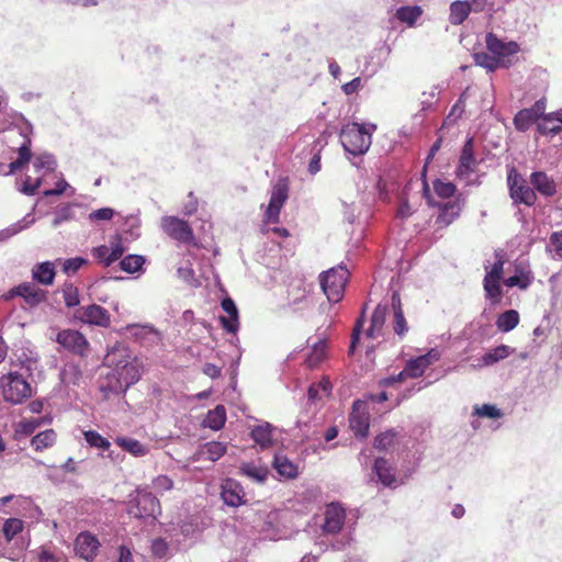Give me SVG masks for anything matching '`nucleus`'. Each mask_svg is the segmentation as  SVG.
Instances as JSON below:
<instances>
[{
	"mask_svg": "<svg viewBox=\"0 0 562 562\" xmlns=\"http://www.w3.org/2000/svg\"><path fill=\"white\" fill-rule=\"evenodd\" d=\"M32 124L15 111L2 110V144L18 153V158L9 164L8 175L23 169L31 160Z\"/></svg>",
	"mask_w": 562,
	"mask_h": 562,
	"instance_id": "nucleus-1",
	"label": "nucleus"
},
{
	"mask_svg": "<svg viewBox=\"0 0 562 562\" xmlns=\"http://www.w3.org/2000/svg\"><path fill=\"white\" fill-rule=\"evenodd\" d=\"M104 364L111 368L101 385L103 392L111 394H124L131 385L140 378V371L135 359H131L128 349L124 344L116 342L108 350Z\"/></svg>",
	"mask_w": 562,
	"mask_h": 562,
	"instance_id": "nucleus-2",
	"label": "nucleus"
},
{
	"mask_svg": "<svg viewBox=\"0 0 562 562\" xmlns=\"http://www.w3.org/2000/svg\"><path fill=\"white\" fill-rule=\"evenodd\" d=\"M16 361L19 363L13 364L14 369H11L5 376L7 382L2 381V398L12 404L21 403L31 396L32 387L27 376L37 369L38 356L34 350H22L21 355L16 356Z\"/></svg>",
	"mask_w": 562,
	"mask_h": 562,
	"instance_id": "nucleus-3",
	"label": "nucleus"
},
{
	"mask_svg": "<svg viewBox=\"0 0 562 562\" xmlns=\"http://www.w3.org/2000/svg\"><path fill=\"white\" fill-rule=\"evenodd\" d=\"M375 130L376 125L372 123H349L345 125L340 131V143L347 153L353 156L363 155L369 150L371 146L372 133Z\"/></svg>",
	"mask_w": 562,
	"mask_h": 562,
	"instance_id": "nucleus-4",
	"label": "nucleus"
},
{
	"mask_svg": "<svg viewBox=\"0 0 562 562\" xmlns=\"http://www.w3.org/2000/svg\"><path fill=\"white\" fill-rule=\"evenodd\" d=\"M127 512L131 516L154 522L161 514L159 499L149 491L148 484L140 485L131 495Z\"/></svg>",
	"mask_w": 562,
	"mask_h": 562,
	"instance_id": "nucleus-5",
	"label": "nucleus"
},
{
	"mask_svg": "<svg viewBox=\"0 0 562 562\" xmlns=\"http://www.w3.org/2000/svg\"><path fill=\"white\" fill-rule=\"evenodd\" d=\"M24 521L20 518H8L2 524V536L5 543L2 542V557L15 561L19 560L26 550L29 542L22 536Z\"/></svg>",
	"mask_w": 562,
	"mask_h": 562,
	"instance_id": "nucleus-6",
	"label": "nucleus"
},
{
	"mask_svg": "<svg viewBox=\"0 0 562 562\" xmlns=\"http://www.w3.org/2000/svg\"><path fill=\"white\" fill-rule=\"evenodd\" d=\"M348 277L349 271L341 265L321 274V286L329 302L337 303L342 299Z\"/></svg>",
	"mask_w": 562,
	"mask_h": 562,
	"instance_id": "nucleus-7",
	"label": "nucleus"
},
{
	"mask_svg": "<svg viewBox=\"0 0 562 562\" xmlns=\"http://www.w3.org/2000/svg\"><path fill=\"white\" fill-rule=\"evenodd\" d=\"M507 184L509 190V196L514 204H525L532 206L537 201V195L532 188L527 183L525 178L517 172L515 168H512L507 175Z\"/></svg>",
	"mask_w": 562,
	"mask_h": 562,
	"instance_id": "nucleus-8",
	"label": "nucleus"
},
{
	"mask_svg": "<svg viewBox=\"0 0 562 562\" xmlns=\"http://www.w3.org/2000/svg\"><path fill=\"white\" fill-rule=\"evenodd\" d=\"M160 227L170 238L181 244L195 245L193 231L187 221L167 215L161 217Z\"/></svg>",
	"mask_w": 562,
	"mask_h": 562,
	"instance_id": "nucleus-9",
	"label": "nucleus"
},
{
	"mask_svg": "<svg viewBox=\"0 0 562 562\" xmlns=\"http://www.w3.org/2000/svg\"><path fill=\"white\" fill-rule=\"evenodd\" d=\"M55 341L65 350L80 357H86L89 352V341L76 329L59 330Z\"/></svg>",
	"mask_w": 562,
	"mask_h": 562,
	"instance_id": "nucleus-10",
	"label": "nucleus"
},
{
	"mask_svg": "<svg viewBox=\"0 0 562 562\" xmlns=\"http://www.w3.org/2000/svg\"><path fill=\"white\" fill-rule=\"evenodd\" d=\"M423 192L429 205H436L439 207V214L436 218V223L439 227L449 226L460 215L461 204L458 201L434 203L428 183L426 181H424Z\"/></svg>",
	"mask_w": 562,
	"mask_h": 562,
	"instance_id": "nucleus-11",
	"label": "nucleus"
},
{
	"mask_svg": "<svg viewBox=\"0 0 562 562\" xmlns=\"http://www.w3.org/2000/svg\"><path fill=\"white\" fill-rule=\"evenodd\" d=\"M289 198V187L285 181L277 182L271 191L269 204L265 212V221L270 223H278L281 209Z\"/></svg>",
	"mask_w": 562,
	"mask_h": 562,
	"instance_id": "nucleus-12",
	"label": "nucleus"
},
{
	"mask_svg": "<svg viewBox=\"0 0 562 562\" xmlns=\"http://www.w3.org/2000/svg\"><path fill=\"white\" fill-rule=\"evenodd\" d=\"M477 161L474 156V140L473 137H469L461 150L459 165L456 171L457 177L465 180L467 183H470V176L475 171Z\"/></svg>",
	"mask_w": 562,
	"mask_h": 562,
	"instance_id": "nucleus-13",
	"label": "nucleus"
},
{
	"mask_svg": "<svg viewBox=\"0 0 562 562\" xmlns=\"http://www.w3.org/2000/svg\"><path fill=\"white\" fill-rule=\"evenodd\" d=\"M346 518L345 509L337 503L326 506L322 529L324 535H337L341 531Z\"/></svg>",
	"mask_w": 562,
	"mask_h": 562,
	"instance_id": "nucleus-14",
	"label": "nucleus"
},
{
	"mask_svg": "<svg viewBox=\"0 0 562 562\" xmlns=\"http://www.w3.org/2000/svg\"><path fill=\"white\" fill-rule=\"evenodd\" d=\"M75 316L83 323L100 327H108L111 322L109 312L104 307L97 304H91L78 308L75 313Z\"/></svg>",
	"mask_w": 562,
	"mask_h": 562,
	"instance_id": "nucleus-15",
	"label": "nucleus"
},
{
	"mask_svg": "<svg viewBox=\"0 0 562 562\" xmlns=\"http://www.w3.org/2000/svg\"><path fill=\"white\" fill-rule=\"evenodd\" d=\"M486 9L484 5L476 8L472 0H456L449 5V22L452 25L462 24L471 12L480 13Z\"/></svg>",
	"mask_w": 562,
	"mask_h": 562,
	"instance_id": "nucleus-16",
	"label": "nucleus"
},
{
	"mask_svg": "<svg viewBox=\"0 0 562 562\" xmlns=\"http://www.w3.org/2000/svg\"><path fill=\"white\" fill-rule=\"evenodd\" d=\"M100 542L91 532H80L75 541V551L77 555L91 562L98 554Z\"/></svg>",
	"mask_w": 562,
	"mask_h": 562,
	"instance_id": "nucleus-17",
	"label": "nucleus"
},
{
	"mask_svg": "<svg viewBox=\"0 0 562 562\" xmlns=\"http://www.w3.org/2000/svg\"><path fill=\"white\" fill-rule=\"evenodd\" d=\"M221 497L224 504L231 507H238L245 503L244 488L233 479H227L222 484Z\"/></svg>",
	"mask_w": 562,
	"mask_h": 562,
	"instance_id": "nucleus-18",
	"label": "nucleus"
},
{
	"mask_svg": "<svg viewBox=\"0 0 562 562\" xmlns=\"http://www.w3.org/2000/svg\"><path fill=\"white\" fill-rule=\"evenodd\" d=\"M486 48L496 58L512 56L518 53L519 46L516 42H504L494 33H487L485 37Z\"/></svg>",
	"mask_w": 562,
	"mask_h": 562,
	"instance_id": "nucleus-19",
	"label": "nucleus"
},
{
	"mask_svg": "<svg viewBox=\"0 0 562 562\" xmlns=\"http://www.w3.org/2000/svg\"><path fill=\"white\" fill-rule=\"evenodd\" d=\"M221 306L227 314L226 316H220V322L223 328L227 333L236 334L239 328V315L234 300L229 296H226L222 300Z\"/></svg>",
	"mask_w": 562,
	"mask_h": 562,
	"instance_id": "nucleus-20",
	"label": "nucleus"
},
{
	"mask_svg": "<svg viewBox=\"0 0 562 562\" xmlns=\"http://www.w3.org/2000/svg\"><path fill=\"white\" fill-rule=\"evenodd\" d=\"M226 451L227 446L224 442L209 441L199 447V449L194 452L192 460H209L215 462L220 458H222L226 453Z\"/></svg>",
	"mask_w": 562,
	"mask_h": 562,
	"instance_id": "nucleus-21",
	"label": "nucleus"
},
{
	"mask_svg": "<svg viewBox=\"0 0 562 562\" xmlns=\"http://www.w3.org/2000/svg\"><path fill=\"white\" fill-rule=\"evenodd\" d=\"M363 405L361 401H355L352 404V412L349 417L351 430L357 437L366 438L369 431V417L359 413L360 407Z\"/></svg>",
	"mask_w": 562,
	"mask_h": 562,
	"instance_id": "nucleus-22",
	"label": "nucleus"
},
{
	"mask_svg": "<svg viewBox=\"0 0 562 562\" xmlns=\"http://www.w3.org/2000/svg\"><path fill=\"white\" fill-rule=\"evenodd\" d=\"M391 305L387 304H379L371 316V323L369 328L367 329V336L369 338H378L383 336L384 325L386 321V315L390 313Z\"/></svg>",
	"mask_w": 562,
	"mask_h": 562,
	"instance_id": "nucleus-23",
	"label": "nucleus"
},
{
	"mask_svg": "<svg viewBox=\"0 0 562 562\" xmlns=\"http://www.w3.org/2000/svg\"><path fill=\"white\" fill-rule=\"evenodd\" d=\"M391 310L393 312V330L398 337L402 338L408 331V325L405 319L402 310L401 297L397 292H394L391 296Z\"/></svg>",
	"mask_w": 562,
	"mask_h": 562,
	"instance_id": "nucleus-24",
	"label": "nucleus"
},
{
	"mask_svg": "<svg viewBox=\"0 0 562 562\" xmlns=\"http://www.w3.org/2000/svg\"><path fill=\"white\" fill-rule=\"evenodd\" d=\"M530 184L544 196H552L557 193L554 180L543 171H533L530 175Z\"/></svg>",
	"mask_w": 562,
	"mask_h": 562,
	"instance_id": "nucleus-25",
	"label": "nucleus"
},
{
	"mask_svg": "<svg viewBox=\"0 0 562 562\" xmlns=\"http://www.w3.org/2000/svg\"><path fill=\"white\" fill-rule=\"evenodd\" d=\"M373 473L376 476V481L384 486L391 487L396 482L394 468L384 458L375 459Z\"/></svg>",
	"mask_w": 562,
	"mask_h": 562,
	"instance_id": "nucleus-26",
	"label": "nucleus"
},
{
	"mask_svg": "<svg viewBox=\"0 0 562 562\" xmlns=\"http://www.w3.org/2000/svg\"><path fill=\"white\" fill-rule=\"evenodd\" d=\"M537 128L543 135H557L562 131V110L548 113L538 122Z\"/></svg>",
	"mask_w": 562,
	"mask_h": 562,
	"instance_id": "nucleus-27",
	"label": "nucleus"
},
{
	"mask_svg": "<svg viewBox=\"0 0 562 562\" xmlns=\"http://www.w3.org/2000/svg\"><path fill=\"white\" fill-rule=\"evenodd\" d=\"M56 276L55 265L50 261L36 263L32 269V278L40 284L52 285Z\"/></svg>",
	"mask_w": 562,
	"mask_h": 562,
	"instance_id": "nucleus-28",
	"label": "nucleus"
},
{
	"mask_svg": "<svg viewBox=\"0 0 562 562\" xmlns=\"http://www.w3.org/2000/svg\"><path fill=\"white\" fill-rule=\"evenodd\" d=\"M239 473L257 483H265L269 475L266 465L256 462H245L239 467Z\"/></svg>",
	"mask_w": 562,
	"mask_h": 562,
	"instance_id": "nucleus-29",
	"label": "nucleus"
},
{
	"mask_svg": "<svg viewBox=\"0 0 562 562\" xmlns=\"http://www.w3.org/2000/svg\"><path fill=\"white\" fill-rule=\"evenodd\" d=\"M16 294L22 296L31 306H35L46 300V292L32 283L20 284L16 288Z\"/></svg>",
	"mask_w": 562,
	"mask_h": 562,
	"instance_id": "nucleus-30",
	"label": "nucleus"
},
{
	"mask_svg": "<svg viewBox=\"0 0 562 562\" xmlns=\"http://www.w3.org/2000/svg\"><path fill=\"white\" fill-rule=\"evenodd\" d=\"M226 422V409L223 405H217L215 408L209 411L205 416L202 425L205 428H210L212 430H220L224 427Z\"/></svg>",
	"mask_w": 562,
	"mask_h": 562,
	"instance_id": "nucleus-31",
	"label": "nucleus"
},
{
	"mask_svg": "<svg viewBox=\"0 0 562 562\" xmlns=\"http://www.w3.org/2000/svg\"><path fill=\"white\" fill-rule=\"evenodd\" d=\"M273 468L285 479H294L297 476V465L294 464L286 456L276 454L273 458Z\"/></svg>",
	"mask_w": 562,
	"mask_h": 562,
	"instance_id": "nucleus-32",
	"label": "nucleus"
},
{
	"mask_svg": "<svg viewBox=\"0 0 562 562\" xmlns=\"http://www.w3.org/2000/svg\"><path fill=\"white\" fill-rule=\"evenodd\" d=\"M250 436L252 440L261 447V449L269 448L272 445V426L269 423H263L255 426L251 429Z\"/></svg>",
	"mask_w": 562,
	"mask_h": 562,
	"instance_id": "nucleus-33",
	"label": "nucleus"
},
{
	"mask_svg": "<svg viewBox=\"0 0 562 562\" xmlns=\"http://www.w3.org/2000/svg\"><path fill=\"white\" fill-rule=\"evenodd\" d=\"M514 351L515 349L507 345H499L483 355L481 359L482 364L486 367L493 366L509 357Z\"/></svg>",
	"mask_w": 562,
	"mask_h": 562,
	"instance_id": "nucleus-34",
	"label": "nucleus"
},
{
	"mask_svg": "<svg viewBox=\"0 0 562 562\" xmlns=\"http://www.w3.org/2000/svg\"><path fill=\"white\" fill-rule=\"evenodd\" d=\"M422 14L423 9L419 5H403L396 10L395 16L402 23L413 26Z\"/></svg>",
	"mask_w": 562,
	"mask_h": 562,
	"instance_id": "nucleus-35",
	"label": "nucleus"
},
{
	"mask_svg": "<svg viewBox=\"0 0 562 562\" xmlns=\"http://www.w3.org/2000/svg\"><path fill=\"white\" fill-rule=\"evenodd\" d=\"M502 280L495 279H483V288L485 292V299L490 301L492 305H497L502 301L503 290L501 285Z\"/></svg>",
	"mask_w": 562,
	"mask_h": 562,
	"instance_id": "nucleus-36",
	"label": "nucleus"
},
{
	"mask_svg": "<svg viewBox=\"0 0 562 562\" xmlns=\"http://www.w3.org/2000/svg\"><path fill=\"white\" fill-rule=\"evenodd\" d=\"M519 323V314L516 310H507L502 313L497 321L496 326L499 331L508 333L513 330Z\"/></svg>",
	"mask_w": 562,
	"mask_h": 562,
	"instance_id": "nucleus-37",
	"label": "nucleus"
},
{
	"mask_svg": "<svg viewBox=\"0 0 562 562\" xmlns=\"http://www.w3.org/2000/svg\"><path fill=\"white\" fill-rule=\"evenodd\" d=\"M42 425L41 418H31L19 422L14 428V438L20 440L31 436Z\"/></svg>",
	"mask_w": 562,
	"mask_h": 562,
	"instance_id": "nucleus-38",
	"label": "nucleus"
},
{
	"mask_svg": "<svg viewBox=\"0 0 562 562\" xmlns=\"http://www.w3.org/2000/svg\"><path fill=\"white\" fill-rule=\"evenodd\" d=\"M59 375H60V380L64 384L76 385L79 383L82 373H81L80 368L77 364H75L72 362H68L63 367Z\"/></svg>",
	"mask_w": 562,
	"mask_h": 562,
	"instance_id": "nucleus-39",
	"label": "nucleus"
},
{
	"mask_svg": "<svg viewBox=\"0 0 562 562\" xmlns=\"http://www.w3.org/2000/svg\"><path fill=\"white\" fill-rule=\"evenodd\" d=\"M55 440V431L53 429H47L34 436L31 440V445L36 451H42L43 449L52 447Z\"/></svg>",
	"mask_w": 562,
	"mask_h": 562,
	"instance_id": "nucleus-40",
	"label": "nucleus"
},
{
	"mask_svg": "<svg viewBox=\"0 0 562 562\" xmlns=\"http://www.w3.org/2000/svg\"><path fill=\"white\" fill-rule=\"evenodd\" d=\"M35 222V217L32 213L26 214L21 221L8 226L2 229V240L7 238H11L14 235L19 234L23 229L30 227Z\"/></svg>",
	"mask_w": 562,
	"mask_h": 562,
	"instance_id": "nucleus-41",
	"label": "nucleus"
},
{
	"mask_svg": "<svg viewBox=\"0 0 562 562\" xmlns=\"http://www.w3.org/2000/svg\"><path fill=\"white\" fill-rule=\"evenodd\" d=\"M538 119L532 114L531 110L522 109L514 117V125L517 131L526 132L536 123Z\"/></svg>",
	"mask_w": 562,
	"mask_h": 562,
	"instance_id": "nucleus-42",
	"label": "nucleus"
},
{
	"mask_svg": "<svg viewBox=\"0 0 562 562\" xmlns=\"http://www.w3.org/2000/svg\"><path fill=\"white\" fill-rule=\"evenodd\" d=\"M144 263V256L127 255L120 261V268L127 273H135L143 270Z\"/></svg>",
	"mask_w": 562,
	"mask_h": 562,
	"instance_id": "nucleus-43",
	"label": "nucleus"
},
{
	"mask_svg": "<svg viewBox=\"0 0 562 562\" xmlns=\"http://www.w3.org/2000/svg\"><path fill=\"white\" fill-rule=\"evenodd\" d=\"M428 367L426 358L419 356L407 361L405 373H408L409 378L416 379L422 376Z\"/></svg>",
	"mask_w": 562,
	"mask_h": 562,
	"instance_id": "nucleus-44",
	"label": "nucleus"
},
{
	"mask_svg": "<svg viewBox=\"0 0 562 562\" xmlns=\"http://www.w3.org/2000/svg\"><path fill=\"white\" fill-rule=\"evenodd\" d=\"M116 442L123 450L135 457H142L147 452L146 447L136 439L120 437Z\"/></svg>",
	"mask_w": 562,
	"mask_h": 562,
	"instance_id": "nucleus-45",
	"label": "nucleus"
},
{
	"mask_svg": "<svg viewBox=\"0 0 562 562\" xmlns=\"http://www.w3.org/2000/svg\"><path fill=\"white\" fill-rule=\"evenodd\" d=\"M148 486L149 491H155L157 494L164 495L166 492L173 490L175 483L170 476L160 474L154 477Z\"/></svg>",
	"mask_w": 562,
	"mask_h": 562,
	"instance_id": "nucleus-46",
	"label": "nucleus"
},
{
	"mask_svg": "<svg viewBox=\"0 0 562 562\" xmlns=\"http://www.w3.org/2000/svg\"><path fill=\"white\" fill-rule=\"evenodd\" d=\"M33 167L36 171L42 169L54 171L57 167V160L53 154L42 153L35 157Z\"/></svg>",
	"mask_w": 562,
	"mask_h": 562,
	"instance_id": "nucleus-47",
	"label": "nucleus"
},
{
	"mask_svg": "<svg viewBox=\"0 0 562 562\" xmlns=\"http://www.w3.org/2000/svg\"><path fill=\"white\" fill-rule=\"evenodd\" d=\"M473 415L490 419H498L504 416L503 412L493 404H483L481 406L475 405L473 408Z\"/></svg>",
	"mask_w": 562,
	"mask_h": 562,
	"instance_id": "nucleus-48",
	"label": "nucleus"
},
{
	"mask_svg": "<svg viewBox=\"0 0 562 562\" xmlns=\"http://www.w3.org/2000/svg\"><path fill=\"white\" fill-rule=\"evenodd\" d=\"M123 229L132 239L138 238L140 236L139 216L137 214L127 215L124 220Z\"/></svg>",
	"mask_w": 562,
	"mask_h": 562,
	"instance_id": "nucleus-49",
	"label": "nucleus"
},
{
	"mask_svg": "<svg viewBox=\"0 0 562 562\" xmlns=\"http://www.w3.org/2000/svg\"><path fill=\"white\" fill-rule=\"evenodd\" d=\"M474 61L477 66H481L488 71H494L499 66V59L496 58L494 55H490L485 52H480L474 54Z\"/></svg>",
	"mask_w": 562,
	"mask_h": 562,
	"instance_id": "nucleus-50",
	"label": "nucleus"
},
{
	"mask_svg": "<svg viewBox=\"0 0 562 562\" xmlns=\"http://www.w3.org/2000/svg\"><path fill=\"white\" fill-rule=\"evenodd\" d=\"M127 330L137 340H144L147 337H157V331L149 325H130L127 326Z\"/></svg>",
	"mask_w": 562,
	"mask_h": 562,
	"instance_id": "nucleus-51",
	"label": "nucleus"
},
{
	"mask_svg": "<svg viewBox=\"0 0 562 562\" xmlns=\"http://www.w3.org/2000/svg\"><path fill=\"white\" fill-rule=\"evenodd\" d=\"M83 435L89 446L101 449L103 451L110 448V441L106 438L102 437L98 431L88 430L85 431Z\"/></svg>",
	"mask_w": 562,
	"mask_h": 562,
	"instance_id": "nucleus-52",
	"label": "nucleus"
},
{
	"mask_svg": "<svg viewBox=\"0 0 562 562\" xmlns=\"http://www.w3.org/2000/svg\"><path fill=\"white\" fill-rule=\"evenodd\" d=\"M63 297H64L65 305L67 307H76L80 303L79 291L71 283H66L64 285V288H63Z\"/></svg>",
	"mask_w": 562,
	"mask_h": 562,
	"instance_id": "nucleus-53",
	"label": "nucleus"
},
{
	"mask_svg": "<svg viewBox=\"0 0 562 562\" xmlns=\"http://www.w3.org/2000/svg\"><path fill=\"white\" fill-rule=\"evenodd\" d=\"M503 283L507 288L517 286L521 290H526L531 283V277L529 276V273L521 272L520 274H515V276L506 278L503 281Z\"/></svg>",
	"mask_w": 562,
	"mask_h": 562,
	"instance_id": "nucleus-54",
	"label": "nucleus"
},
{
	"mask_svg": "<svg viewBox=\"0 0 562 562\" xmlns=\"http://www.w3.org/2000/svg\"><path fill=\"white\" fill-rule=\"evenodd\" d=\"M434 190L439 198L449 199L456 193V186L450 181L436 179L434 181Z\"/></svg>",
	"mask_w": 562,
	"mask_h": 562,
	"instance_id": "nucleus-55",
	"label": "nucleus"
},
{
	"mask_svg": "<svg viewBox=\"0 0 562 562\" xmlns=\"http://www.w3.org/2000/svg\"><path fill=\"white\" fill-rule=\"evenodd\" d=\"M396 436L397 432L394 429H389L384 432H381L374 440V448L379 450L389 449L391 446H393Z\"/></svg>",
	"mask_w": 562,
	"mask_h": 562,
	"instance_id": "nucleus-56",
	"label": "nucleus"
},
{
	"mask_svg": "<svg viewBox=\"0 0 562 562\" xmlns=\"http://www.w3.org/2000/svg\"><path fill=\"white\" fill-rule=\"evenodd\" d=\"M326 345L324 341H316L313 350L306 358L308 367H316L325 357Z\"/></svg>",
	"mask_w": 562,
	"mask_h": 562,
	"instance_id": "nucleus-57",
	"label": "nucleus"
},
{
	"mask_svg": "<svg viewBox=\"0 0 562 562\" xmlns=\"http://www.w3.org/2000/svg\"><path fill=\"white\" fill-rule=\"evenodd\" d=\"M75 217V212L71 204L64 205L55 212L53 226L58 227L65 222L71 221Z\"/></svg>",
	"mask_w": 562,
	"mask_h": 562,
	"instance_id": "nucleus-58",
	"label": "nucleus"
},
{
	"mask_svg": "<svg viewBox=\"0 0 562 562\" xmlns=\"http://www.w3.org/2000/svg\"><path fill=\"white\" fill-rule=\"evenodd\" d=\"M88 263V260L83 257H75L66 259L63 262V272L71 276L75 274L81 267Z\"/></svg>",
	"mask_w": 562,
	"mask_h": 562,
	"instance_id": "nucleus-59",
	"label": "nucleus"
},
{
	"mask_svg": "<svg viewBox=\"0 0 562 562\" xmlns=\"http://www.w3.org/2000/svg\"><path fill=\"white\" fill-rule=\"evenodd\" d=\"M549 249L553 257L562 259V232H555L550 236Z\"/></svg>",
	"mask_w": 562,
	"mask_h": 562,
	"instance_id": "nucleus-60",
	"label": "nucleus"
},
{
	"mask_svg": "<svg viewBox=\"0 0 562 562\" xmlns=\"http://www.w3.org/2000/svg\"><path fill=\"white\" fill-rule=\"evenodd\" d=\"M169 546L162 538L154 539L151 542V552L156 558H165L168 553Z\"/></svg>",
	"mask_w": 562,
	"mask_h": 562,
	"instance_id": "nucleus-61",
	"label": "nucleus"
},
{
	"mask_svg": "<svg viewBox=\"0 0 562 562\" xmlns=\"http://www.w3.org/2000/svg\"><path fill=\"white\" fill-rule=\"evenodd\" d=\"M115 211L111 207H101L95 210L89 214V220L91 222L95 221H110L114 216Z\"/></svg>",
	"mask_w": 562,
	"mask_h": 562,
	"instance_id": "nucleus-62",
	"label": "nucleus"
},
{
	"mask_svg": "<svg viewBox=\"0 0 562 562\" xmlns=\"http://www.w3.org/2000/svg\"><path fill=\"white\" fill-rule=\"evenodd\" d=\"M504 271V260L499 257L491 267L490 270H486L485 279H495L502 280Z\"/></svg>",
	"mask_w": 562,
	"mask_h": 562,
	"instance_id": "nucleus-63",
	"label": "nucleus"
},
{
	"mask_svg": "<svg viewBox=\"0 0 562 562\" xmlns=\"http://www.w3.org/2000/svg\"><path fill=\"white\" fill-rule=\"evenodd\" d=\"M124 252V248L121 241L112 244L111 250L109 249V256L106 257L105 267H110L113 262L119 260Z\"/></svg>",
	"mask_w": 562,
	"mask_h": 562,
	"instance_id": "nucleus-64",
	"label": "nucleus"
}]
</instances>
